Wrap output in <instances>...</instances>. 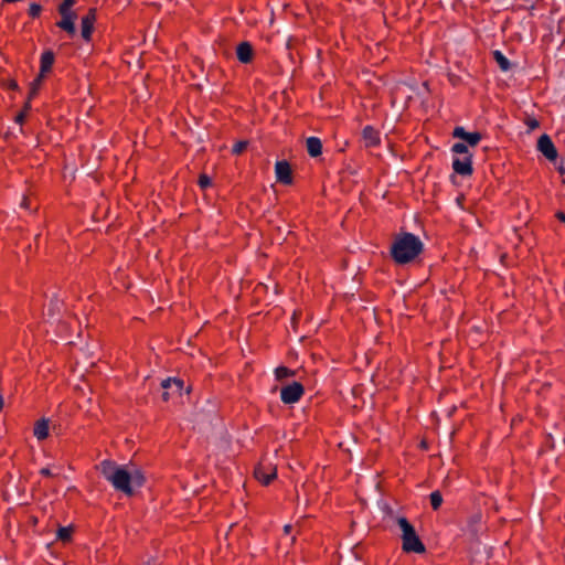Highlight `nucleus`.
I'll list each match as a JSON object with an SVG mask.
<instances>
[{"label":"nucleus","mask_w":565,"mask_h":565,"mask_svg":"<svg viewBox=\"0 0 565 565\" xmlns=\"http://www.w3.org/2000/svg\"><path fill=\"white\" fill-rule=\"evenodd\" d=\"M99 470L115 490L127 495L132 494V486L141 487L143 483V476L138 470L131 473L125 467L109 459H105L99 463Z\"/></svg>","instance_id":"obj_1"},{"label":"nucleus","mask_w":565,"mask_h":565,"mask_svg":"<svg viewBox=\"0 0 565 565\" xmlns=\"http://www.w3.org/2000/svg\"><path fill=\"white\" fill-rule=\"evenodd\" d=\"M424 245L418 236L413 233L397 235L391 247V255L398 265L413 262L422 252Z\"/></svg>","instance_id":"obj_2"},{"label":"nucleus","mask_w":565,"mask_h":565,"mask_svg":"<svg viewBox=\"0 0 565 565\" xmlns=\"http://www.w3.org/2000/svg\"><path fill=\"white\" fill-rule=\"evenodd\" d=\"M397 524L402 531V548L406 553L422 554L425 545L415 532L414 526L404 516L397 518Z\"/></svg>","instance_id":"obj_3"},{"label":"nucleus","mask_w":565,"mask_h":565,"mask_svg":"<svg viewBox=\"0 0 565 565\" xmlns=\"http://www.w3.org/2000/svg\"><path fill=\"white\" fill-rule=\"evenodd\" d=\"M303 394V386L298 382H292L280 390V398L285 404H294L300 399Z\"/></svg>","instance_id":"obj_4"},{"label":"nucleus","mask_w":565,"mask_h":565,"mask_svg":"<svg viewBox=\"0 0 565 565\" xmlns=\"http://www.w3.org/2000/svg\"><path fill=\"white\" fill-rule=\"evenodd\" d=\"M537 150L550 161H556L557 149L554 146L551 137L546 134L542 135L537 139Z\"/></svg>","instance_id":"obj_5"},{"label":"nucleus","mask_w":565,"mask_h":565,"mask_svg":"<svg viewBox=\"0 0 565 565\" xmlns=\"http://www.w3.org/2000/svg\"><path fill=\"white\" fill-rule=\"evenodd\" d=\"M452 169L456 173L462 177L470 175L472 173V156L454 158Z\"/></svg>","instance_id":"obj_6"},{"label":"nucleus","mask_w":565,"mask_h":565,"mask_svg":"<svg viewBox=\"0 0 565 565\" xmlns=\"http://www.w3.org/2000/svg\"><path fill=\"white\" fill-rule=\"evenodd\" d=\"M275 174L278 182L284 184H291V169L286 160L277 161L275 164Z\"/></svg>","instance_id":"obj_7"},{"label":"nucleus","mask_w":565,"mask_h":565,"mask_svg":"<svg viewBox=\"0 0 565 565\" xmlns=\"http://www.w3.org/2000/svg\"><path fill=\"white\" fill-rule=\"evenodd\" d=\"M454 137L460 138L465 141L467 146L475 147L479 143L481 140V134L480 132H467L463 127L458 126L454 129L452 132Z\"/></svg>","instance_id":"obj_8"},{"label":"nucleus","mask_w":565,"mask_h":565,"mask_svg":"<svg viewBox=\"0 0 565 565\" xmlns=\"http://www.w3.org/2000/svg\"><path fill=\"white\" fill-rule=\"evenodd\" d=\"M96 20V11L95 9H90L86 15L82 18L81 26H82V38L85 41H89L92 36V32L94 29V23Z\"/></svg>","instance_id":"obj_9"},{"label":"nucleus","mask_w":565,"mask_h":565,"mask_svg":"<svg viewBox=\"0 0 565 565\" xmlns=\"http://www.w3.org/2000/svg\"><path fill=\"white\" fill-rule=\"evenodd\" d=\"M54 53L52 51H44L41 55L40 75L34 81V84H40L41 78L51 70L54 63Z\"/></svg>","instance_id":"obj_10"},{"label":"nucleus","mask_w":565,"mask_h":565,"mask_svg":"<svg viewBox=\"0 0 565 565\" xmlns=\"http://www.w3.org/2000/svg\"><path fill=\"white\" fill-rule=\"evenodd\" d=\"M236 56L241 63H249L253 57V47L248 42H242L236 47Z\"/></svg>","instance_id":"obj_11"},{"label":"nucleus","mask_w":565,"mask_h":565,"mask_svg":"<svg viewBox=\"0 0 565 565\" xmlns=\"http://www.w3.org/2000/svg\"><path fill=\"white\" fill-rule=\"evenodd\" d=\"M362 136L366 147H375L381 141L379 131L372 126H365Z\"/></svg>","instance_id":"obj_12"},{"label":"nucleus","mask_w":565,"mask_h":565,"mask_svg":"<svg viewBox=\"0 0 565 565\" xmlns=\"http://www.w3.org/2000/svg\"><path fill=\"white\" fill-rule=\"evenodd\" d=\"M62 15L61 21L57 22V26L66 31L70 34L75 33L74 13H60Z\"/></svg>","instance_id":"obj_13"},{"label":"nucleus","mask_w":565,"mask_h":565,"mask_svg":"<svg viewBox=\"0 0 565 565\" xmlns=\"http://www.w3.org/2000/svg\"><path fill=\"white\" fill-rule=\"evenodd\" d=\"M308 153L316 158L322 153V142L318 137H309L306 140Z\"/></svg>","instance_id":"obj_14"},{"label":"nucleus","mask_w":565,"mask_h":565,"mask_svg":"<svg viewBox=\"0 0 565 565\" xmlns=\"http://www.w3.org/2000/svg\"><path fill=\"white\" fill-rule=\"evenodd\" d=\"M33 434L38 440H43L49 436V420L42 418L34 425Z\"/></svg>","instance_id":"obj_15"},{"label":"nucleus","mask_w":565,"mask_h":565,"mask_svg":"<svg viewBox=\"0 0 565 565\" xmlns=\"http://www.w3.org/2000/svg\"><path fill=\"white\" fill-rule=\"evenodd\" d=\"M493 57L501 71L508 72L511 68V63L509 58L501 51H493Z\"/></svg>","instance_id":"obj_16"},{"label":"nucleus","mask_w":565,"mask_h":565,"mask_svg":"<svg viewBox=\"0 0 565 565\" xmlns=\"http://www.w3.org/2000/svg\"><path fill=\"white\" fill-rule=\"evenodd\" d=\"M255 476L262 483L268 484L275 478V472L267 473L264 471L263 467H258L255 470Z\"/></svg>","instance_id":"obj_17"},{"label":"nucleus","mask_w":565,"mask_h":565,"mask_svg":"<svg viewBox=\"0 0 565 565\" xmlns=\"http://www.w3.org/2000/svg\"><path fill=\"white\" fill-rule=\"evenodd\" d=\"M172 384H177V392L180 393L183 388V381L175 379V377H168L162 381L161 386L167 388H172Z\"/></svg>","instance_id":"obj_18"},{"label":"nucleus","mask_w":565,"mask_h":565,"mask_svg":"<svg viewBox=\"0 0 565 565\" xmlns=\"http://www.w3.org/2000/svg\"><path fill=\"white\" fill-rule=\"evenodd\" d=\"M62 306L63 303L61 300H58L57 298L52 299L47 308V315L51 318H54L55 315H57L61 311Z\"/></svg>","instance_id":"obj_19"},{"label":"nucleus","mask_w":565,"mask_h":565,"mask_svg":"<svg viewBox=\"0 0 565 565\" xmlns=\"http://www.w3.org/2000/svg\"><path fill=\"white\" fill-rule=\"evenodd\" d=\"M72 527L71 526H61L57 530V539L63 542H68L72 537Z\"/></svg>","instance_id":"obj_20"},{"label":"nucleus","mask_w":565,"mask_h":565,"mask_svg":"<svg viewBox=\"0 0 565 565\" xmlns=\"http://www.w3.org/2000/svg\"><path fill=\"white\" fill-rule=\"evenodd\" d=\"M451 151L454 153L460 154V156H471L468 151V146L465 142H456L451 147Z\"/></svg>","instance_id":"obj_21"},{"label":"nucleus","mask_w":565,"mask_h":565,"mask_svg":"<svg viewBox=\"0 0 565 565\" xmlns=\"http://www.w3.org/2000/svg\"><path fill=\"white\" fill-rule=\"evenodd\" d=\"M430 504L434 510H438L443 503V497L439 491H434L429 495Z\"/></svg>","instance_id":"obj_22"},{"label":"nucleus","mask_w":565,"mask_h":565,"mask_svg":"<svg viewBox=\"0 0 565 565\" xmlns=\"http://www.w3.org/2000/svg\"><path fill=\"white\" fill-rule=\"evenodd\" d=\"M75 0H63L58 7L60 13H73L71 8L74 6Z\"/></svg>","instance_id":"obj_23"},{"label":"nucleus","mask_w":565,"mask_h":565,"mask_svg":"<svg viewBox=\"0 0 565 565\" xmlns=\"http://www.w3.org/2000/svg\"><path fill=\"white\" fill-rule=\"evenodd\" d=\"M246 147H247V141L241 140L233 146L232 152L234 154H239L241 152H243L245 150Z\"/></svg>","instance_id":"obj_24"},{"label":"nucleus","mask_w":565,"mask_h":565,"mask_svg":"<svg viewBox=\"0 0 565 565\" xmlns=\"http://www.w3.org/2000/svg\"><path fill=\"white\" fill-rule=\"evenodd\" d=\"M41 6L38 4V3H31L30 4V8H29V14L32 17V18H36L40 15L41 13Z\"/></svg>","instance_id":"obj_25"},{"label":"nucleus","mask_w":565,"mask_h":565,"mask_svg":"<svg viewBox=\"0 0 565 565\" xmlns=\"http://www.w3.org/2000/svg\"><path fill=\"white\" fill-rule=\"evenodd\" d=\"M212 183L210 177H207L206 174H201L200 178H199V185L202 188V189H206L207 186H210Z\"/></svg>","instance_id":"obj_26"},{"label":"nucleus","mask_w":565,"mask_h":565,"mask_svg":"<svg viewBox=\"0 0 565 565\" xmlns=\"http://www.w3.org/2000/svg\"><path fill=\"white\" fill-rule=\"evenodd\" d=\"M287 373H288V369L285 366H280V367L276 369L277 376H282V375H286Z\"/></svg>","instance_id":"obj_27"},{"label":"nucleus","mask_w":565,"mask_h":565,"mask_svg":"<svg viewBox=\"0 0 565 565\" xmlns=\"http://www.w3.org/2000/svg\"><path fill=\"white\" fill-rule=\"evenodd\" d=\"M40 473H41L42 476H44V477H50V476H52V472H51L50 468H42V469L40 470Z\"/></svg>","instance_id":"obj_28"},{"label":"nucleus","mask_w":565,"mask_h":565,"mask_svg":"<svg viewBox=\"0 0 565 565\" xmlns=\"http://www.w3.org/2000/svg\"><path fill=\"white\" fill-rule=\"evenodd\" d=\"M557 172L561 174V175H565V167L563 163L558 164L557 166Z\"/></svg>","instance_id":"obj_29"},{"label":"nucleus","mask_w":565,"mask_h":565,"mask_svg":"<svg viewBox=\"0 0 565 565\" xmlns=\"http://www.w3.org/2000/svg\"><path fill=\"white\" fill-rule=\"evenodd\" d=\"M556 216H557V218H558L561 222L565 223V213H563V212H558V213L556 214Z\"/></svg>","instance_id":"obj_30"},{"label":"nucleus","mask_w":565,"mask_h":565,"mask_svg":"<svg viewBox=\"0 0 565 565\" xmlns=\"http://www.w3.org/2000/svg\"><path fill=\"white\" fill-rule=\"evenodd\" d=\"M23 119H24V115H23V114H19V115L17 116V121H18V122H22V121H23Z\"/></svg>","instance_id":"obj_31"},{"label":"nucleus","mask_w":565,"mask_h":565,"mask_svg":"<svg viewBox=\"0 0 565 565\" xmlns=\"http://www.w3.org/2000/svg\"><path fill=\"white\" fill-rule=\"evenodd\" d=\"M291 530V525H285L284 531L285 533H289Z\"/></svg>","instance_id":"obj_32"},{"label":"nucleus","mask_w":565,"mask_h":565,"mask_svg":"<svg viewBox=\"0 0 565 565\" xmlns=\"http://www.w3.org/2000/svg\"><path fill=\"white\" fill-rule=\"evenodd\" d=\"M2 406H3V398H2V396L0 395V409L2 408Z\"/></svg>","instance_id":"obj_33"},{"label":"nucleus","mask_w":565,"mask_h":565,"mask_svg":"<svg viewBox=\"0 0 565 565\" xmlns=\"http://www.w3.org/2000/svg\"><path fill=\"white\" fill-rule=\"evenodd\" d=\"M531 126H533V127L537 126V121L534 120V122H531Z\"/></svg>","instance_id":"obj_34"},{"label":"nucleus","mask_w":565,"mask_h":565,"mask_svg":"<svg viewBox=\"0 0 565 565\" xmlns=\"http://www.w3.org/2000/svg\"><path fill=\"white\" fill-rule=\"evenodd\" d=\"M531 126H533V127L537 126V121L534 120V122H531Z\"/></svg>","instance_id":"obj_35"},{"label":"nucleus","mask_w":565,"mask_h":565,"mask_svg":"<svg viewBox=\"0 0 565 565\" xmlns=\"http://www.w3.org/2000/svg\"><path fill=\"white\" fill-rule=\"evenodd\" d=\"M172 390H174V392H177V384H172Z\"/></svg>","instance_id":"obj_36"},{"label":"nucleus","mask_w":565,"mask_h":565,"mask_svg":"<svg viewBox=\"0 0 565 565\" xmlns=\"http://www.w3.org/2000/svg\"><path fill=\"white\" fill-rule=\"evenodd\" d=\"M562 183L565 185V179H563Z\"/></svg>","instance_id":"obj_37"}]
</instances>
